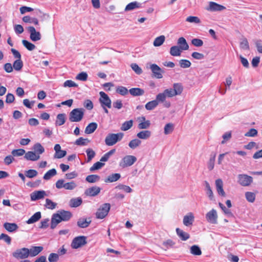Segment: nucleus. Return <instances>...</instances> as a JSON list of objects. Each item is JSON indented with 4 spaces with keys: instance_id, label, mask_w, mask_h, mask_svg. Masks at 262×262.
<instances>
[{
    "instance_id": "1",
    "label": "nucleus",
    "mask_w": 262,
    "mask_h": 262,
    "mask_svg": "<svg viewBox=\"0 0 262 262\" xmlns=\"http://www.w3.org/2000/svg\"><path fill=\"white\" fill-rule=\"evenodd\" d=\"M183 91V86L181 83H174L173 88L166 89L162 92L156 95V99L147 102L145 104V108L151 111L156 108L159 103L162 104L166 108H169L171 106V103L167 100V98H172L182 94Z\"/></svg>"
},
{
    "instance_id": "2",
    "label": "nucleus",
    "mask_w": 262,
    "mask_h": 262,
    "mask_svg": "<svg viewBox=\"0 0 262 262\" xmlns=\"http://www.w3.org/2000/svg\"><path fill=\"white\" fill-rule=\"evenodd\" d=\"M124 134L123 133H118L117 134H108L105 139V143L107 146H113L120 141L123 138Z\"/></svg>"
},
{
    "instance_id": "3",
    "label": "nucleus",
    "mask_w": 262,
    "mask_h": 262,
    "mask_svg": "<svg viewBox=\"0 0 262 262\" xmlns=\"http://www.w3.org/2000/svg\"><path fill=\"white\" fill-rule=\"evenodd\" d=\"M84 110L82 108L73 109L69 114V120L71 122H79L83 118Z\"/></svg>"
},
{
    "instance_id": "4",
    "label": "nucleus",
    "mask_w": 262,
    "mask_h": 262,
    "mask_svg": "<svg viewBox=\"0 0 262 262\" xmlns=\"http://www.w3.org/2000/svg\"><path fill=\"white\" fill-rule=\"evenodd\" d=\"M55 186L57 189L64 188L67 190H73L77 187V185L73 181L66 182L64 180L59 179L56 182Z\"/></svg>"
},
{
    "instance_id": "5",
    "label": "nucleus",
    "mask_w": 262,
    "mask_h": 262,
    "mask_svg": "<svg viewBox=\"0 0 262 262\" xmlns=\"http://www.w3.org/2000/svg\"><path fill=\"white\" fill-rule=\"evenodd\" d=\"M137 158L133 155H126L123 157L119 163V166L122 168L132 166L137 161Z\"/></svg>"
},
{
    "instance_id": "6",
    "label": "nucleus",
    "mask_w": 262,
    "mask_h": 262,
    "mask_svg": "<svg viewBox=\"0 0 262 262\" xmlns=\"http://www.w3.org/2000/svg\"><path fill=\"white\" fill-rule=\"evenodd\" d=\"M111 205L109 203H104L101 205L95 213L96 218L103 219L108 214Z\"/></svg>"
},
{
    "instance_id": "7",
    "label": "nucleus",
    "mask_w": 262,
    "mask_h": 262,
    "mask_svg": "<svg viewBox=\"0 0 262 262\" xmlns=\"http://www.w3.org/2000/svg\"><path fill=\"white\" fill-rule=\"evenodd\" d=\"M253 182V178L246 174L237 175V183L242 186H249Z\"/></svg>"
},
{
    "instance_id": "8",
    "label": "nucleus",
    "mask_w": 262,
    "mask_h": 262,
    "mask_svg": "<svg viewBox=\"0 0 262 262\" xmlns=\"http://www.w3.org/2000/svg\"><path fill=\"white\" fill-rule=\"evenodd\" d=\"M86 243V237L85 236H78L74 238L71 246L72 249H77L84 246Z\"/></svg>"
},
{
    "instance_id": "9",
    "label": "nucleus",
    "mask_w": 262,
    "mask_h": 262,
    "mask_svg": "<svg viewBox=\"0 0 262 262\" xmlns=\"http://www.w3.org/2000/svg\"><path fill=\"white\" fill-rule=\"evenodd\" d=\"M29 249L27 248H22L16 249L12 253V256L16 259H23L29 257Z\"/></svg>"
},
{
    "instance_id": "10",
    "label": "nucleus",
    "mask_w": 262,
    "mask_h": 262,
    "mask_svg": "<svg viewBox=\"0 0 262 262\" xmlns=\"http://www.w3.org/2000/svg\"><path fill=\"white\" fill-rule=\"evenodd\" d=\"M99 102L101 106L107 107L111 108L112 107V101L108 96L104 92H99Z\"/></svg>"
},
{
    "instance_id": "11",
    "label": "nucleus",
    "mask_w": 262,
    "mask_h": 262,
    "mask_svg": "<svg viewBox=\"0 0 262 262\" xmlns=\"http://www.w3.org/2000/svg\"><path fill=\"white\" fill-rule=\"evenodd\" d=\"M207 221L212 224H216L217 223L218 215L217 211L214 209H212L208 211L205 216Z\"/></svg>"
},
{
    "instance_id": "12",
    "label": "nucleus",
    "mask_w": 262,
    "mask_h": 262,
    "mask_svg": "<svg viewBox=\"0 0 262 262\" xmlns=\"http://www.w3.org/2000/svg\"><path fill=\"white\" fill-rule=\"evenodd\" d=\"M149 68L152 72L153 77L157 79L162 78L164 71L157 64H151Z\"/></svg>"
},
{
    "instance_id": "13",
    "label": "nucleus",
    "mask_w": 262,
    "mask_h": 262,
    "mask_svg": "<svg viewBox=\"0 0 262 262\" xmlns=\"http://www.w3.org/2000/svg\"><path fill=\"white\" fill-rule=\"evenodd\" d=\"M30 33V39L33 41H38L41 39V34L39 32L36 31L35 28L29 26L27 28Z\"/></svg>"
},
{
    "instance_id": "14",
    "label": "nucleus",
    "mask_w": 262,
    "mask_h": 262,
    "mask_svg": "<svg viewBox=\"0 0 262 262\" xmlns=\"http://www.w3.org/2000/svg\"><path fill=\"white\" fill-rule=\"evenodd\" d=\"M138 128L139 129H146L150 126V122L149 120H146L144 116L138 118Z\"/></svg>"
},
{
    "instance_id": "15",
    "label": "nucleus",
    "mask_w": 262,
    "mask_h": 262,
    "mask_svg": "<svg viewBox=\"0 0 262 262\" xmlns=\"http://www.w3.org/2000/svg\"><path fill=\"white\" fill-rule=\"evenodd\" d=\"M46 196H47V193L44 190L34 191L30 194V198L32 201L43 199Z\"/></svg>"
},
{
    "instance_id": "16",
    "label": "nucleus",
    "mask_w": 262,
    "mask_h": 262,
    "mask_svg": "<svg viewBox=\"0 0 262 262\" xmlns=\"http://www.w3.org/2000/svg\"><path fill=\"white\" fill-rule=\"evenodd\" d=\"M215 185L219 195L222 196H225L226 193L223 189V182L222 180L221 179H216L215 181Z\"/></svg>"
},
{
    "instance_id": "17",
    "label": "nucleus",
    "mask_w": 262,
    "mask_h": 262,
    "mask_svg": "<svg viewBox=\"0 0 262 262\" xmlns=\"http://www.w3.org/2000/svg\"><path fill=\"white\" fill-rule=\"evenodd\" d=\"M101 191V188L98 186H93L85 190V195L90 196H94L98 195Z\"/></svg>"
},
{
    "instance_id": "18",
    "label": "nucleus",
    "mask_w": 262,
    "mask_h": 262,
    "mask_svg": "<svg viewBox=\"0 0 262 262\" xmlns=\"http://www.w3.org/2000/svg\"><path fill=\"white\" fill-rule=\"evenodd\" d=\"M194 220L193 214L192 212H189L184 216L183 223L185 226L188 227L192 225Z\"/></svg>"
},
{
    "instance_id": "19",
    "label": "nucleus",
    "mask_w": 262,
    "mask_h": 262,
    "mask_svg": "<svg viewBox=\"0 0 262 262\" xmlns=\"http://www.w3.org/2000/svg\"><path fill=\"white\" fill-rule=\"evenodd\" d=\"M43 250L42 246H32L29 249V256L30 257H34L37 255Z\"/></svg>"
},
{
    "instance_id": "20",
    "label": "nucleus",
    "mask_w": 262,
    "mask_h": 262,
    "mask_svg": "<svg viewBox=\"0 0 262 262\" xmlns=\"http://www.w3.org/2000/svg\"><path fill=\"white\" fill-rule=\"evenodd\" d=\"M24 158L27 160L36 161L40 159V156L37 155L34 151H29L25 154Z\"/></svg>"
},
{
    "instance_id": "21",
    "label": "nucleus",
    "mask_w": 262,
    "mask_h": 262,
    "mask_svg": "<svg viewBox=\"0 0 262 262\" xmlns=\"http://www.w3.org/2000/svg\"><path fill=\"white\" fill-rule=\"evenodd\" d=\"M62 221L59 213L54 214L51 219V228L54 229L57 225L60 223Z\"/></svg>"
},
{
    "instance_id": "22",
    "label": "nucleus",
    "mask_w": 262,
    "mask_h": 262,
    "mask_svg": "<svg viewBox=\"0 0 262 262\" xmlns=\"http://www.w3.org/2000/svg\"><path fill=\"white\" fill-rule=\"evenodd\" d=\"M91 223V219L80 218L77 221V225L78 227L81 228H84L88 227Z\"/></svg>"
},
{
    "instance_id": "23",
    "label": "nucleus",
    "mask_w": 262,
    "mask_h": 262,
    "mask_svg": "<svg viewBox=\"0 0 262 262\" xmlns=\"http://www.w3.org/2000/svg\"><path fill=\"white\" fill-rule=\"evenodd\" d=\"M4 228L9 232H13L17 230L18 227L15 223H5L4 224Z\"/></svg>"
},
{
    "instance_id": "24",
    "label": "nucleus",
    "mask_w": 262,
    "mask_h": 262,
    "mask_svg": "<svg viewBox=\"0 0 262 262\" xmlns=\"http://www.w3.org/2000/svg\"><path fill=\"white\" fill-rule=\"evenodd\" d=\"M151 133L150 130L144 129L137 134V137L140 139L146 140L150 138Z\"/></svg>"
},
{
    "instance_id": "25",
    "label": "nucleus",
    "mask_w": 262,
    "mask_h": 262,
    "mask_svg": "<svg viewBox=\"0 0 262 262\" xmlns=\"http://www.w3.org/2000/svg\"><path fill=\"white\" fill-rule=\"evenodd\" d=\"M141 7V4L137 2H133L129 3L125 8V11H129L138 9Z\"/></svg>"
},
{
    "instance_id": "26",
    "label": "nucleus",
    "mask_w": 262,
    "mask_h": 262,
    "mask_svg": "<svg viewBox=\"0 0 262 262\" xmlns=\"http://www.w3.org/2000/svg\"><path fill=\"white\" fill-rule=\"evenodd\" d=\"M178 44L179 47L182 51L187 50L189 49V45H188L186 39L183 37H180L178 40Z\"/></svg>"
},
{
    "instance_id": "27",
    "label": "nucleus",
    "mask_w": 262,
    "mask_h": 262,
    "mask_svg": "<svg viewBox=\"0 0 262 262\" xmlns=\"http://www.w3.org/2000/svg\"><path fill=\"white\" fill-rule=\"evenodd\" d=\"M82 203V200L80 197L72 198L69 202V205L71 207L76 208L80 205Z\"/></svg>"
},
{
    "instance_id": "28",
    "label": "nucleus",
    "mask_w": 262,
    "mask_h": 262,
    "mask_svg": "<svg viewBox=\"0 0 262 262\" xmlns=\"http://www.w3.org/2000/svg\"><path fill=\"white\" fill-rule=\"evenodd\" d=\"M176 232L178 236L182 241H186L190 237V235L187 232L184 231L183 230L177 228L176 229Z\"/></svg>"
},
{
    "instance_id": "29",
    "label": "nucleus",
    "mask_w": 262,
    "mask_h": 262,
    "mask_svg": "<svg viewBox=\"0 0 262 262\" xmlns=\"http://www.w3.org/2000/svg\"><path fill=\"white\" fill-rule=\"evenodd\" d=\"M32 149L34 150V152L38 156H40L45 152V148L39 143H35Z\"/></svg>"
},
{
    "instance_id": "30",
    "label": "nucleus",
    "mask_w": 262,
    "mask_h": 262,
    "mask_svg": "<svg viewBox=\"0 0 262 262\" xmlns=\"http://www.w3.org/2000/svg\"><path fill=\"white\" fill-rule=\"evenodd\" d=\"M61 219L62 221H68L72 217V213L71 212L65 210H61L58 212Z\"/></svg>"
},
{
    "instance_id": "31",
    "label": "nucleus",
    "mask_w": 262,
    "mask_h": 262,
    "mask_svg": "<svg viewBox=\"0 0 262 262\" xmlns=\"http://www.w3.org/2000/svg\"><path fill=\"white\" fill-rule=\"evenodd\" d=\"M97 124L95 122H92L88 124L85 129V133L90 134L95 132L97 128Z\"/></svg>"
},
{
    "instance_id": "32",
    "label": "nucleus",
    "mask_w": 262,
    "mask_h": 262,
    "mask_svg": "<svg viewBox=\"0 0 262 262\" xmlns=\"http://www.w3.org/2000/svg\"><path fill=\"white\" fill-rule=\"evenodd\" d=\"M66 122V114H59L57 115L56 117V120L55 121V125L56 126H61L65 123Z\"/></svg>"
},
{
    "instance_id": "33",
    "label": "nucleus",
    "mask_w": 262,
    "mask_h": 262,
    "mask_svg": "<svg viewBox=\"0 0 262 262\" xmlns=\"http://www.w3.org/2000/svg\"><path fill=\"white\" fill-rule=\"evenodd\" d=\"M41 217V213L40 212H37L34 213L28 221H27L26 223L28 224L34 223L39 221Z\"/></svg>"
},
{
    "instance_id": "34",
    "label": "nucleus",
    "mask_w": 262,
    "mask_h": 262,
    "mask_svg": "<svg viewBox=\"0 0 262 262\" xmlns=\"http://www.w3.org/2000/svg\"><path fill=\"white\" fill-rule=\"evenodd\" d=\"M129 92L133 96H142L144 94V90L138 88L129 89Z\"/></svg>"
},
{
    "instance_id": "35",
    "label": "nucleus",
    "mask_w": 262,
    "mask_h": 262,
    "mask_svg": "<svg viewBox=\"0 0 262 262\" xmlns=\"http://www.w3.org/2000/svg\"><path fill=\"white\" fill-rule=\"evenodd\" d=\"M182 51L181 49L178 46H173L170 49V54L173 56H180Z\"/></svg>"
},
{
    "instance_id": "36",
    "label": "nucleus",
    "mask_w": 262,
    "mask_h": 262,
    "mask_svg": "<svg viewBox=\"0 0 262 262\" xmlns=\"http://www.w3.org/2000/svg\"><path fill=\"white\" fill-rule=\"evenodd\" d=\"M23 21L26 23L33 24L35 25L39 24L38 20L37 18L31 17L29 16H25L23 17Z\"/></svg>"
},
{
    "instance_id": "37",
    "label": "nucleus",
    "mask_w": 262,
    "mask_h": 262,
    "mask_svg": "<svg viewBox=\"0 0 262 262\" xmlns=\"http://www.w3.org/2000/svg\"><path fill=\"white\" fill-rule=\"evenodd\" d=\"M209 9L211 11H222L225 9V7L214 2H210L209 4Z\"/></svg>"
},
{
    "instance_id": "38",
    "label": "nucleus",
    "mask_w": 262,
    "mask_h": 262,
    "mask_svg": "<svg viewBox=\"0 0 262 262\" xmlns=\"http://www.w3.org/2000/svg\"><path fill=\"white\" fill-rule=\"evenodd\" d=\"M205 190L206 191V194L209 197L210 200H213L214 199V195L213 191L211 189V188L209 184V183L207 181L205 182Z\"/></svg>"
},
{
    "instance_id": "39",
    "label": "nucleus",
    "mask_w": 262,
    "mask_h": 262,
    "mask_svg": "<svg viewBox=\"0 0 262 262\" xmlns=\"http://www.w3.org/2000/svg\"><path fill=\"white\" fill-rule=\"evenodd\" d=\"M165 40V37L164 35H161L156 37L154 42L153 45L154 47H160L163 45Z\"/></svg>"
},
{
    "instance_id": "40",
    "label": "nucleus",
    "mask_w": 262,
    "mask_h": 262,
    "mask_svg": "<svg viewBox=\"0 0 262 262\" xmlns=\"http://www.w3.org/2000/svg\"><path fill=\"white\" fill-rule=\"evenodd\" d=\"M121 177L119 173H113L108 176L107 179L105 180V182H114L118 181Z\"/></svg>"
},
{
    "instance_id": "41",
    "label": "nucleus",
    "mask_w": 262,
    "mask_h": 262,
    "mask_svg": "<svg viewBox=\"0 0 262 262\" xmlns=\"http://www.w3.org/2000/svg\"><path fill=\"white\" fill-rule=\"evenodd\" d=\"M57 171L54 168L48 170L43 176V178L46 180H50L52 177L56 175Z\"/></svg>"
},
{
    "instance_id": "42",
    "label": "nucleus",
    "mask_w": 262,
    "mask_h": 262,
    "mask_svg": "<svg viewBox=\"0 0 262 262\" xmlns=\"http://www.w3.org/2000/svg\"><path fill=\"white\" fill-rule=\"evenodd\" d=\"M190 253L194 255H201L202 251L198 245H193L190 248Z\"/></svg>"
},
{
    "instance_id": "43",
    "label": "nucleus",
    "mask_w": 262,
    "mask_h": 262,
    "mask_svg": "<svg viewBox=\"0 0 262 262\" xmlns=\"http://www.w3.org/2000/svg\"><path fill=\"white\" fill-rule=\"evenodd\" d=\"M133 125V121L130 120L124 122L121 126V130L122 131H126L130 129Z\"/></svg>"
},
{
    "instance_id": "44",
    "label": "nucleus",
    "mask_w": 262,
    "mask_h": 262,
    "mask_svg": "<svg viewBox=\"0 0 262 262\" xmlns=\"http://www.w3.org/2000/svg\"><path fill=\"white\" fill-rule=\"evenodd\" d=\"M141 144V141L139 139H134L129 142L128 146L130 148L135 149L139 146Z\"/></svg>"
},
{
    "instance_id": "45",
    "label": "nucleus",
    "mask_w": 262,
    "mask_h": 262,
    "mask_svg": "<svg viewBox=\"0 0 262 262\" xmlns=\"http://www.w3.org/2000/svg\"><path fill=\"white\" fill-rule=\"evenodd\" d=\"M99 180L100 177L96 174L89 175L85 178V180L88 182L91 183H93L98 182Z\"/></svg>"
},
{
    "instance_id": "46",
    "label": "nucleus",
    "mask_w": 262,
    "mask_h": 262,
    "mask_svg": "<svg viewBox=\"0 0 262 262\" xmlns=\"http://www.w3.org/2000/svg\"><path fill=\"white\" fill-rule=\"evenodd\" d=\"M240 48L244 51H248L249 50V45L248 40L246 38H243L239 43Z\"/></svg>"
},
{
    "instance_id": "47",
    "label": "nucleus",
    "mask_w": 262,
    "mask_h": 262,
    "mask_svg": "<svg viewBox=\"0 0 262 262\" xmlns=\"http://www.w3.org/2000/svg\"><path fill=\"white\" fill-rule=\"evenodd\" d=\"M87 155L86 162H90L95 156L96 153L92 148H88L86 150Z\"/></svg>"
},
{
    "instance_id": "48",
    "label": "nucleus",
    "mask_w": 262,
    "mask_h": 262,
    "mask_svg": "<svg viewBox=\"0 0 262 262\" xmlns=\"http://www.w3.org/2000/svg\"><path fill=\"white\" fill-rule=\"evenodd\" d=\"M115 188L122 190L126 193H130L133 191V189L129 186L123 184H119Z\"/></svg>"
},
{
    "instance_id": "49",
    "label": "nucleus",
    "mask_w": 262,
    "mask_h": 262,
    "mask_svg": "<svg viewBox=\"0 0 262 262\" xmlns=\"http://www.w3.org/2000/svg\"><path fill=\"white\" fill-rule=\"evenodd\" d=\"M174 129V126L172 123H169L166 124L164 128V132L165 135L171 134Z\"/></svg>"
},
{
    "instance_id": "50",
    "label": "nucleus",
    "mask_w": 262,
    "mask_h": 262,
    "mask_svg": "<svg viewBox=\"0 0 262 262\" xmlns=\"http://www.w3.org/2000/svg\"><path fill=\"white\" fill-rule=\"evenodd\" d=\"M255 194L252 192H246L245 197L246 200L250 203H253L255 200Z\"/></svg>"
},
{
    "instance_id": "51",
    "label": "nucleus",
    "mask_w": 262,
    "mask_h": 262,
    "mask_svg": "<svg viewBox=\"0 0 262 262\" xmlns=\"http://www.w3.org/2000/svg\"><path fill=\"white\" fill-rule=\"evenodd\" d=\"M104 165V163L100 162H97L94 163L92 167L90 168V170L93 172L95 170L100 169Z\"/></svg>"
},
{
    "instance_id": "52",
    "label": "nucleus",
    "mask_w": 262,
    "mask_h": 262,
    "mask_svg": "<svg viewBox=\"0 0 262 262\" xmlns=\"http://www.w3.org/2000/svg\"><path fill=\"white\" fill-rule=\"evenodd\" d=\"M57 204L52 202L51 200L47 199L46 200L45 207L49 209H54L56 208Z\"/></svg>"
},
{
    "instance_id": "53",
    "label": "nucleus",
    "mask_w": 262,
    "mask_h": 262,
    "mask_svg": "<svg viewBox=\"0 0 262 262\" xmlns=\"http://www.w3.org/2000/svg\"><path fill=\"white\" fill-rule=\"evenodd\" d=\"M22 43L29 51H32L35 48V46L28 40H23Z\"/></svg>"
},
{
    "instance_id": "54",
    "label": "nucleus",
    "mask_w": 262,
    "mask_h": 262,
    "mask_svg": "<svg viewBox=\"0 0 262 262\" xmlns=\"http://www.w3.org/2000/svg\"><path fill=\"white\" fill-rule=\"evenodd\" d=\"M23 63L20 59L16 60L13 64V67L16 71H19L21 69Z\"/></svg>"
},
{
    "instance_id": "55",
    "label": "nucleus",
    "mask_w": 262,
    "mask_h": 262,
    "mask_svg": "<svg viewBox=\"0 0 262 262\" xmlns=\"http://www.w3.org/2000/svg\"><path fill=\"white\" fill-rule=\"evenodd\" d=\"M215 157H216L215 154L212 155L209 159V161L208 163V168L210 170H212L214 168Z\"/></svg>"
},
{
    "instance_id": "56",
    "label": "nucleus",
    "mask_w": 262,
    "mask_h": 262,
    "mask_svg": "<svg viewBox=\"0 0 262 262\" xmlns=\"http://www.w3.org/2000/svg\"><path fill=\"white\" fill-rule=\"evenodd\" d=\"M179 64L180 66L182 68H189L191 66V62L187 59H181L179 61Z\"/></svg>"
},
{
    "instance_id": "57",
    "label": "nucleus",
    "mask_w": 262,
    "mask_h": 262,
    "mask_svg": "<svg viewBox=\"0 0 262 262\" xmlns=\"http://www.w3.org/2000/svg\"><path fill=\"white\" fill-rule=\"evenodd\" d=\"M38 174L37 171L34 169H30L25 171V175L29 178L35 177Z\"/></svg>"
},
{
    "instance_id": "58",
    "label": "nucleus",
    "mask_w": 262,
    "mask_h": 262,
    "mask_svg": "<svg viewBox=\"0 0 262 262\" xmlns=\"http://www.w3.org/2000/svg\"><path fill=\"white\" fill-rule=\"evenodd\" d=\"M89 142L90 140L88 139H84L82 137H80L76 140L75 144L77 145H85Z\"/></svg>"
},
{
    "instance_id": "59",
    "label": "nucleus",
    "mask_w": 262,
    "mask_h": 262,
    "mask_svg": "<svg viewBox=\"0 0 262 262\" xmlns=\"http://www.w3.org/2000/svg\"><path fill=\"white\" fill-rule=\"evenodd\" d=\"M186 20L191 23L199 24L201 23V20L198 17L193 16L187 17Z\"/></svg>"
},
{
    "instance_id": "60",
    "label": "nucleus",
    "mask_w": 262,
    "mask_h": 262,
    "mask_svg": "<svg viewBox=\"0 0 262 262\" xmlns=\"http://www.w3.org/2000/svg\"><path fill=\"white\" fill-rule=\"evenodd\" d=\"M11 153L13 156L18 157L24 155L26 154V152L23 149H18L13 150Z\"/></svg>"
},
{
    "instance_id": "61",
    "label": "nucleus",
    "mask_w": 262,
    "mask_h": 262,
    "mask_svg": "<svg viewBox=\"0 0 262 262\" xmlns=\"http://www.w3.org/2000/svg\"><path fill=\"white\" fill-rule=\"evenodd\" d=\"M116 92L120 95L124 96L127 94L128 90L125 87L123 86H119L117 88Z\"/></svg>"
},
{
    "instance_id": "62",
    "label": "nucleus",
    "mask_w": 262,
    "mask_h": 262,
    "mask_svg": "<svg viewBox=\"0 0 262 262\" xmlns=\"http://www.w3.org/2000/svg\"><path fill=\"white\" fill-rule=\"evenodd\" d=\"M59 259V255L57 253H52L48 257L49 262H57Z\"/></svg>"
},
{
    "instance_id": "63",
    "label": "nucleus",
    "mask_w": 262,
    "mask_h": 262,
    "mask_svg": "<svg viewBox=\"0 0 262 262\" xmlns=\"http://www.w3.org/2000/svg\"><path fill=\"white\" fill-rule=\"evenodd\" d=\"M191 43L196 47H200L203 45V41L199 38H193L191 40Z\"/></svg>"
},
{
    "instance_id": "64",
    "label": "nucleus",
    "mask_w": 262,
    "mask_h": 262,
    "mask_svg": "<svg viewBox=\"0 0 262 262\" xmlns=\"http://www.w3.org/2000/svg\"><path fill=\"white\" fill-rule=\"evenodd\" d=\"M76 79L83 81H86L88 79V74L84 72H81L76 76Z\"/></svg>"
}]
</instances>
